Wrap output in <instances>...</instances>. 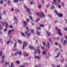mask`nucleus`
Here are the masks:
<instances>
[{
  "instance_id": "774afa93",
  "label": "nucleus",
  "mask_w": 67,
  "mask_h": 67,
  "mask_svg": "<svg viewBox=\"0 0 67 67\" xmlns=\"http://www.w3.org/2000/svg\"><path fill=\"white\" fill-rule=\"evenodd\" d=\"M19 67H25V66H24L21 65L19 66Z\"/></svg>"
},
{
  "instance_id": "1a4fd4ad",
  "label": "nucleus",
  "mask_w": 67,
  "mask_h": 67,
  "mask_svg": "<svg viewBox=\"0 0 67 67\" xmlns=\"http://www.w3.org/2000/svg\"><path fill=\"white\" fill-rule=\"evenodd\" d=\"M54 3L55 4V5H57V4H58V3L56 2V0H53V2H52V4H53Z\"/></svg>"
},
{
  "instance_id": "0e129e2a",
  "label": "nucleus",
  "mask_w": 67,
  "mask_h": 67,
  "mask_svg": "<svg viewBox=\"0 0 67 67\" xmlns=\"http://www.w3.org/2000/svg\"><path fill=\"white\" fill-rule=\"evenodd\" d=\"M26 29L28 31H29V30L28 29V27H27L26 28Z\"/></svg>"
},
{
  "instance_id": "39448f33",
  "label": "nucleus",
  "mask_w": 67,
  "mask_h": 67,
  "mask_svg": "<svg viewBox=\"0 0 67 67\" xmlns=\"http://www.w3.org/2000/svg\"><path fill=\"white\" fill-rule=\"evenodd\" d=\"M24 44L23 46V49H24V46H25V45H26V46H27V43L25 41L24 42Z\"/></svg>"
},
{
  "instance_id": "7ed1b4c3",
  "label": "nucleus",
  "mask_w": 67,
  "mask_h": 67,
  "mask_svg": "<svg viewBox=\"0 0 67 67\" xmlns=\"http://www.w3.org/2000/svg\"><path fill=\"white\" fill-rule=\"evenodd\" d=\"M54 11L56 13V14L57 15H59V17H63V14H59V13H58L57 11H56V10H54Z\"/></svg>"
},
{
  "instance_id": "9b49d317",
  "label": "nucleus",
  "mask_w": 67,
  "mask_h": 67,
  "mask_svg": "<svg viewBox=\"0 0 67 67\" xmlns=\"http://www.w3.org/2000/svg\"><path fill=\"white\" fill-rule=\"evenodd\" d=\"M29 48L30 49H35L34 47L31 46H29Z\"/></svg>"
},
{
  "instance_id": "13d9d810",
  "label": "nucleus",
  "mask_w": 67,
  "mask_h": 67,
  "mask_svg": "<svg viewBox=\"0 0 67 67\" xmlns=\"http://www.w3.org/2000/svg\"><path fill=\"white\" fill-rule=\"evenodd\" d=\"M43 54L44 55H45L46 54V52H43Z\"/></svg>"
},
{
  "instance_id": "58836bf2",
  "label": "nucleus",
  "mask_w": 67,
  "mask_h": 67,
  "mask_svg": "<svg viewBox=\"0 0 67 67\" xmlns=\"http://www.w3.org/2000/svg\"><path fill=\"white\" fill-rule=\"evenodd\" d=\"M17 50H18V49L16 48L15 49H13V51H17Z\"/></svg>"
},
{
  "instance_id": "603ef678",
  "label": "nucleus",
  "mask_w": 67,
  "mask_h": 67,
  "mask_svg": "<svg viewBox=\"0 0 67 67\" xmlns=\"http://www.w3.org/2000/svg\"><path fill=\"white\" fill-rule=\"evenodd\" d=\"M38 8L39 9H40L41 8V5H38Z\"/></svg>"
},
{
  "instance_id": "4468645a",
  "label": "nucleus",
  "mask_w": 67,
  "mask_h": 67,
  "mask_svg": "<svg viewBox=\"0 0 67 67\" xmlns=\"http://www.w3.org/2000/svg\"><path fill=\"white\" fill-rule=\"evenodd\" d=\"M7 4L9 5H10L11 4V2L10 1H8L7 2Z\"/></svg>"
},
{
  "instance_id": "b1692460",
  "label": "nucleus",
  "mask_w": 67,
  "mask_h": 67,
  "mask_svg": "<svg viewBox=\"0 0 67 67\" xmlns=\"http://www.w3.org/2000/svg\"><path fill=\"white\" fill-rule=\"evenodd\" d=\"M31 32L32 34H34V30H33V29L31 30Z\"/></svg>"
},
{
  "instance_id": "2f4dec72",
  "label": "nucleus",
  "mask_w": 67,
  "mask_h": 67,
  "mask_svg": "<svg viewBox=\"0 0 67 67\" xmlns=\"http://www.w3.org/2000/svg\"><path fill=\"white\" fill-rule=\"evenodd\" d=\"M57 1L58 2V3H59L60 2H61V0H57Z\"/></svg>"
},
{
  "instance_id": "bb28decb",
  "label": "nucleus",
  "mask_w": 67,
  "mask_h": 67,
  "mask_svg": "<svg viewBox=\"0 0 67 67\" xmlns=\"http://www.w3.org/2000/svg\"><path fill=\"white\" fill-rule=\"evenodd\" d=\"M40 18H37V20H36V22H38V21L40 20Z\"/></svg>"
},
{
  "instance_id": "37998d69",
  "label": "nucleus",
  "mask_w": 67,
  "mask_h": 67,
  "mask_svg": "<svg viewBox=\"0 0 67 67\" xmlns=\"http://www.w3.org/2000/svg\"><path fill=\"white\" fill-rule=\"evenodd\" d=\"M38 52L39 55H40V53H41V51H40V49L38 50Z\"/></svg>"
},
{
  "instance_id": "7c9ffc66",
  "label": "nucleus",
  "mask_w": 67,
  "mask_h": 67,
  "mask_svg": "<svg viewBox=\"0 0 67 67\" xmlns=\"http://www.w3.org/2000/svg\"><path fill=\"white\" fill-rule=\"evenodd\" d=\"M21 35L22 36H24V37H25V35H24V33H21Z\"/></svg>"
},
{
  "instance_id": "20e7f679",
  "label": "nucleus",
  "mask_w": 67,
  "mask_h": 67,
  "mask_svg": "<svg viewBox=\"0 0 67 67\" xmlns=\"http://www.w3.org/2000/svg\"><path fill=\"white\" fill-rule=\"evenodd\" d=\"M25 10L29 14H31V12L30 11V8H25Z\"/></svg>"
},
{
  "instance_id": "2eb2a0df",
  "label": "nucleus",
  "mask_w": 67,
  "mask_h": 67,
  "mask_svg": "<svg viewBox=\"0 0 67 67\" xmlns=\"http://www.w3.org/2000/svg\"><path fill=\"white\" fill-rule=\"evenodd\" d=\"M47 46L48 48H50L51 46H50V43L49 42H48L47 43Z\"/></svg>"
},
{
  "instance_id": "5701e85b",
  "label": "nucleus",
  "mask_w": 67,
  "mask_h": 67,
  "mask_svg": "<svg viewBox=\"0 0 67 67\" xmlns=\"http://www.w3.org/2000/svg\"><path fill=\"white\" fill-rule=\"evenodd\" d=\"M14 2L16 3V2H19V0H15L13 1Z\"/></svg>"
},
{
  "instance_id": "69168bd1",
  "label": "nucleus",
  "mask_w": 67,
  "mask_h": 67,
  "mask_svg": "<svg viewBox=\"0 0 67 67\" xmlns=\"http://www.w3.org/2000/svg\"><path fill=\"white\" fill-rule=\"evenodd\" d=\"M13 10H14V9L13 8H12L11 9V11H13Z\"/></svg>"
},
{
  "instance_id": "bf43d9fd",
  "label": "nucleus",
  "mask_w": 67,
  "mask_h": 67,
  "mask_svg": "<svg viewBox=\"0 0 67 67\" xmlns=\"http://www.w3.org/2000/svg\"><path fill=\"white\" fill-rule=\"evenodd\" d=\"M5 12H6L5 10H4L3 12V14H5Z\"/></svg>"
},
{
  "instance_id": "680f3d73",
  "label": "nucleus",
  "mask_w": 67,
  "mask_h": 67,
  "mask_svg": "<svg viewBox=\"0 0 67 67\" xmlns=\"http://www.w3.org/2000/svg\"><path fill=\"white\" fill-rule=\"evenodd\" d=\"M4 32H6V31H7V28L5 29H4Z\"/></svg>"
},
{
  "instance_id": "4d7b16f0",
  "label": "nucleus",
  "mask_w": 67,
  "mask_h": 67,
  "mask_svg": "<svg viewBox=\"0 0 67 67\" xmlns=\"http://www.w3.org/2000/svg\"><path fill=\"white\" fill-rule=\"evenodd\" d=\"M64 30L65 31H67V28H64Z\"/></svg>"
},
{
  "instance_id": "4be33fe9",
  "label": "nucleus",
  "mask_w": 67,
  "mask_h": 67,
  "mask_svg": "<svg viewBox=\"0 0 67 67\" xmlns=\"http://www.w3.org/2000/svg\"><path fill=\"white\" fill-rule=\"evenodd\" d=\"M60 55V54H58L57 56L55 57V58H58V57H59V56Z\"/></svg>"
},
{
  "instance_id": "c9c22d12",
  "label": "nucleus",
  "mask_w": 67,
  "mask_h": 67,
  "mask_svg": "<svg viewBox=\"0 0 67 67\" xmlns=\"http://www.w3.org/2000/svg\"><path fill=\"white\" fill-rule=\"evenodd\" d=\"M4 60H2V62H1V63H4Z\"/></svg>"
},
{
  "instance_id": "473e14b6",
  "label": "nucleus",
  "mask_w": 67,
  "mask_h": 67,
  "mask_svg": "<svg viewBox=\"0 0 67 67\" xmlns=\"http://www.w3.org/2000/svg\"><path fill=\"white\" fill-rule=\"evenodd\" d=\"M16 45H17L16 43L14 44V48L16 46Z\"/></svg>"
},
{
  "instance_id": "ddd939ff",
  "label": "nucleus",
  "mask_w": 67,
  "mask_h": 67,
  "mask_svg": "<svg viewBox=\"0 0 67 67\" xmlns=\"http://www.w3.org/2000/svg\"><path fill=\"white\" fill-rule=\"evenodd\" d=\"M46 33L48 35V37H49V35H50V34H51V33L49 32L48 31H46Z\"/></svg>"
},
{
  "instance_id": "6e6d98bb",
  "label": "nucleus",
  "mask_w": 67,
  "mask_h": 67,
  "mask_svg": "<svg viewBox=\"0 0 67 67\" xmlns=\"http://www.w3.org/2000/svg\"><path fill=\"white\" fill-rule=\"evenodd\" d=\"M30 3L31 5H32V4H33V1H31V2Z\"/></svg>"
},
{
  "instance_id": "f257e3e1",
  "label": "nucleus",
  "mask_w": 67,
  "mask_h": 67,
  "mask_svg": "<svg viewBox=\"0 0 67 67\" xmlns=\"http://www.w3.org/2000/svg\"><path fill=\"white\" fill-rule=\"evenodd\" d=\"M36 14L38 16H40V18H42V17H43L44 18H45V14H44L43 12L41 13H36Z\"/></svg>"
},
{
  "instance_id": "49530a36",
  "label": "nucleus",
  "mask_w": 67,
  "mask_h": 67,
  "mask_svg": "<svg viewBox=\"0 0 67 67\" xmlns=\"http://www.w3.org/2000/svg\"><path fill=\"white\" fill-rule=\"evenodd\" d=\"M18 42H19V43H21L22 42V41H21V40H18Z\"/></svg>"
},
{
  "instance_id": "4c0bfd02",
  "label": "nucleus",
  "mask_w": 67,
  "mask_h": 67,
  "mask_svg": "<svg viewBox=\"0 0 67 67\" xmlns=\"http://www.w3.org/2000/svg\"><path fill=\"white\" fill-rule=\"evenodd\" d=\"M49 41L51 42L52 43V39H51V38H49Z\"/></svg>"
},
{
  "instance_id": "3c124183",
  "label": "nucleus",
  "mask_w": 67,
  "mask_h": 67,
  "mask_svg": "<svg viewBox=\"0 0 67 67\" xmlns=\"http://www.w3.org/2000/svg\"><path fill=\"white\" fill-rule=\"evenodd\" d=\"M42 3H44V1H43V0H41V1Z\"/></svg>"
},
{
  "instance_id": "6e6552de",
  "label": "nucleus",
  "mask_w": 67,
  "mask_h": 67,
  "mask_svg": "<svg viewBox=\"0 0 67 67\" xmlns=\"http://www.w3.org/2000/svg\"><path fill=\"white\" fill-rule=\"evenodd\" d=\"M14 30H9L8 32V35H10L11 33V32H14Z\"/></svg>"
},
{
  "instance_id": "6ab92c4d",
  "label": "nucleus",
  "mask_w": 67,
  "mask_h": 67,
  "mask_svg": "<svg viewBox=\"0 0 67 67\" xmlns=\"http://www.w3.org/2000/svg\"><path fill=\"white\" fill-rule=\"evenodd\" d=\"M18 54L19 55H22V52L21 51H20V52H18Z\"/></svg>"
},
{
  "instance_id": "cd10ccee",
  "label": "nucleus",
  "mask_w": 67,
  "mask_h": 67,
  "mask_svg": "<svg viewBox=\"0 0 67 67\" xmlns=\"http://www.w3.org/2000/svg\"><path fill=\"white\" fill-rule=\"evenodd\" d=\"M29 55V54L27 53L25 55H24V56H25V57H27V56H28Z\"/></svg>"
},
{
  "instance_id": "338daca9",
  "label": "nucleus",
  "mask_w": 67,
  "mask_h": 67,
  "mask_svg": "<svg viewBox=\"0 0 67 67\" xmlns=\"http://www.w3.org/2000/svg\"><path fill=\"white\" fill-rule=\"evenodd\" d=\"M58 7L59 8H61V7H60V5H58Z\"/></svg>"
},
{
  "instance_id": "423d86ee",
  "label": "nucleus",
  "mask_w": 67,
  "mask_h": 67,
  "mask_svg": "<svg viewBox=\"0 0 67 67\" xmlns=\"http://www.w3.org/2000/svg\"><path fill=\"white\" fill-rule=\"evenodd\" d=\"M24 22V27H25L27 26V22L26 21H23Z\"/></svg>"
},
{
  "instance_id": "09e8293b",
  "label": "nucleus",
  "mask_w": 67,
  "mask_h": 67,
  "mask_svg": "<svg viewBox=\"0 0 67 67\" xmlns=\"http://www.w3.org/2000/svg\"><path fill=\"white\" fill-rule=\"evenodd\" d=\"M49 6V3H48V5H47L46 6V7L47 8H48V7Z\"/></svg>"
},
{
  "instance_id": "f704fd0d",
  "label": "nucleus",
  "mask_w": 67,
  "mask_h": 67,
  "mask_svg": "<svg viewBox=\"0 0 67 67\" xmlns=\"http://www.w3.org/2000/svg\"><path fill=\"white\" fill-rule=\"evenodd\" d=\"M0 4H2L3 3V1H1L0 2Z\"/></svg>"
},
{
  "instance_id": "412c9836",
  "label": "nucleus",
  "mask_w": 67,
  "mask_h": 67,
  "mask_svg": "<svg viewBox=\"0 0 67 67\" xmlns=\"http://www.w3.org/2000/svg\"><path fill=\"white\" fill-rule=\"evenodd\" d=\"M4 58H5V55H3L2 58V60H4Z\"/></svg>"
},
{
  "instance_id": "e433bc0d",
  "label": "nucleus",
  "mask_w": 67,
  "mask_h": 67,
  "mask_svg": "<svg viewBox=\"0 0 67 67\" xmlns=\"http://www.w3.org/2000/svg\"><path fill=\"white\" fill-rule=\"evenodd\" d=\"M1 23L2 24H3V25H5V22H1Z\"/></svg>"
},
{
  "instance_id": "dca6fc26",
  "label": "nucleus",
  "mask_w": 67,
  "mask_h": 67,
  "mask_svg": "<svg viewBox=\"0 0 67 67\" xmlns=\"http://www.w3.org/2000/svg\"><path fill=\"white\" fill-rule=\"evenodd\" d=\"M18 52H17L15 53L14 54V56H17V55H18Z\"/></svg>"
},
{
  "instance_id": "393cba45",
  "label": "nucleus",
  "mask_w": 67,
  "mask_h": 67,
  "mask_svg": "<svg viewBox=\"0 0 67 67\" xmlns=\"http://www.w3.org/2000/svg\"><path fill=\"white\" fill-rule=\"evenodd\" d=\"M15 11L16 12V13H17V12H20L19 10L18 9H15Z\"/></svg>"
},
{
  "instance_id": "5fc2aeb1",
  "label": "nucleus",
  "mask_w": 67,
  "mask_h": 67,
  "mask_svg": "<svg viewBox=\"0 0 67 67\" xmlns=\"http://www.w3.org/2000/svg\"><path fill=\"white\" fill-rule=\"evenodd\" d=\"M34 53L35 54H37V51H36L34 52Z\"/></svg>"
},
{
  "instance_id": "c85d7f7f",
  "label": "nucleus",
  "mask_w": 67,
  "mask_h": 67,
  "mask_svg": "<svg viewBox=\"0 0 67 67\" xmlns=\"http://www.w3.org/2000/svg\"><path fill=\"white\" fill-rule=\"evenodd\" d=\"M8 26V23H7V22H6V26H5V27H6V28H7V26Z\"/></svg>"
},
{
  "instance_id": "72a5a7b5",
  "label": "nucleus",
  "mask_w": 67,
  "mask_h": 67,
  "mask_svg": "<svg viewBox=\"0 0 67 67\" xmlns=\"http://www.w3.org/2000/svg\"><path fill=\"white\" fill-rule=\"evenodd\" d=\"M62 7H64V2H62Z\"/></svg>"
},
{
  "instance_id": "f8f14e48",
  "label": "nucleus",
  "mask_w": 67,
  "mask_h": 67,
  "mask_svg": "<svg viewBox=\"0 0 67 67\" xmlns=\"http://www.w3.org/2000/svg\"><path fill=\"white\" fill-rule=\"evenodd\" d=\"M55 6L54 5H52L50 9H52V10H53V9H55Z\"/></svg>"
},
{
  "instance_id": "8fccbe9b",
  "label": "nucleus",
  "mask_w": 67,
  "mask_h": 67,
  "mask_svg": "<svg viewBox=\"0 0 67 67\" xmlns=\"http://www.w3.org/2000/svg\"><path fill=\"white\" fill-rule=\"evenodd\" d=\"M50 54L49 53V55L48 56V57H47V58H48V57H50Z\"/></svg>"
},
{
  "instance_id": "a211bd4d",
  "label": "nucleus",
  "mask_w": 67,
  "mask_h": 67,
  "mask_svg": "<svg viewBox=\"0 0 67 67\" xmlns=\"http://www.w3.org/2000/svg\"><path fill=\"white\" fill-rule=\"evenodd\" d=\"M35 58H37V59H39V58H40V57L39 56H35Z\"/></svg>"
},
{
  "instance_id": "f3484780",
  "label": "nucleus",
  "mask_w": 67,
  "mask_h": 67,
  "mask_svg": "<svg viewBox=\"0 0 67 67\" xmlns=\"http://www.w3.org/2000/svg\"><path fill=\"white\" fill-rule=\"evenodd\" d=\"M42 44H43V45L44 47L46 45V43L45 42H42Z\"/></svg>"
},
{
  "instance_id": "de8ad7c7",
  "label": "nucleus",
  "mask_w": 67,
  "mask_h": 67,
  "mask_svg": "<svg viewBox=\"0 0 67 67\" xmlns=\"http://www.w3.org/2000/svg\"><path fill=\"white\" fill-rule=\"evenodd\" d=\"M61 42H62V43H63V38H62L61 40Z\"/></svg>"
},
{
  "instance_id": "aec40b11",
  "label": "nucleus",
  "mask_w": 67,
  "mask_h": 67,
  "mask_svg": "<svg viewBox=\"0 0 67 67\" xmlns=\"http://www.w3.org/2000/svg\"><path fill=\"white\" fill-rule=\"evenodd\" d=\"M5 65L6 66L7 65H10V64H9V63H8L7 62H6L5 63Z\"/></svg>"
},
{
  "instance_id": "a18cd8bd",
  "label": "nucleus",
  "mask_w": 67,
  "mask_h": 67,
  "mask_svg": "<svg viewBox=\"0 0 67 67\" xmlns=\"http://www.w3.org/2000/svg\"><path fill=\"white\" fill-rule=\"evenodd\" d=\"M59 45L60 48H62V46H61V44H60V43L59 44Z\"/></svg>"
},
{
  "instance_id": "a19ab883",
  "label": "nucleus",
  "mask_w": 67,
  "mask_h": 67,
  "mask_svg": "<svg viewBox=\"0 0 67 67\" xmlns=\"http://www.w3.org/2000/svg\"><path fill=\"white\" fill-rule=\"evenodd\" d=\"M37 29L38 30H41V27H38L37 28Z\"/></svg>"
},
{
  "instance_id": "0eeeda50",
  "label": "nucleus",
  "mask_w": 67,
  "mask_h": 67,
  "mask_svg": "<svg viewBox=\"0 0 67 67\" xmlns=\"http://www.w3.org/2000/svg\"><path fill=\"white\" fill-rule=\"evenodd\" d=\"M14 19L15 21V23L16 24L17 23H18V19H16V17L14 16Z\"/></svg>"
},
{
  "instance_id": "e2e57ef3",
  "label": "nucleus",
  "mask_w": 67,
  "mask_h": 67,
  "mask_svg": "<svg viewBox=\"0 0 67 67\" xmlns=\"http://www.w3.org/2000/svg\"><path fill=\"white\" fill-rule=\"evenodd\" d=\"M64 62V59H62V60H61L60 61V62L61 63H63Z\"/></svg>"
},
{
  "instance_id": "c03bdc74",
  "label": "nucleus",
  "mask_w": 67,
  "mask_h": 67,
  "mask_svg": "<svg viewBox=\"0 0 67 67\" xmlns=\"http://www.w3.org/2000/svg\"><path fill=\"white\" fill-rule=\"evenodd\" d=\"M41 49H44V47H42V45H41Z\"/></svg>"
},
{
  "instance_id": "f03ea898",
  "label": "nucleus",
  "mask_w": 67,
  "mask_h": 67,
  "mask_svg": "<svg viewBox=\"0 0 67 67\" xmlns=\"http://www.w3.org/2000/svg\"><path fill=\"white\" fill-rule=\"evenodd\" d=\"M55 29L57 30V31H58V33L59 35H61V36H62L63 35V34L61 32H60V31H61V30H60V29L57 28V27H56L55 28Z\"/></svg>"
},
{
  "instance_id": "a878e982",
  "label": "nucleus",
  "mask_w": 67,
  "mask_h": 67,
  "mask_svg": "<svg viewBox=\"0 0 67 67\" xmlns=\"http://www.w3.org/2000/svg\"><path fill=\"white\" fill-rule=\"evenodd\" d=\"M29 18L30 19V20H31V21H33V18L32 17V16H30L29 17Z\"/></svg>"
},
{
  "instance_id": "9d476101",
  "label": "nucleus",
  "mask_w": 67,
  "mask_h": 67,
  "mask_svg": "<svg viewBox=\"0 0 67 67\" xmlns=\"http://www.w3.org/2000/svg\"><path fill=\"white\" fill-rule=\"evenodd\" d=\"M25 34H26L28 37H29L31 35V34L30 33L28 34V32H27L26 31L25 32Z\"/></svg>"
},
{
  "instance_id": "864d4df0",
  "label": "nucleus",
  "mask_w": 67,
  "mask_h": 67,
  "mask_svg": "<svg viewBox=\"0 0 67 67\" xmlns=\"http://www.w3.org/2000/svg\"><path fill=\"white\" fill-rule=\"evenodd\" d=\"M16 62L17 63V64H20V62L18 61H17Z\"/></svg>"
},
{
  "instance_id": "052dcab7",
  "label": "nucleus",
  "mask_w": 67,
  "mask_h": 67,
  "mask_svg": "<svg viewBox=\"0 0 67 67\" xmlns=\"http://www.w3.org/2000/svg\"><path fill=\"white\" fill-rule=\"evenodd\" d=\"M40 26L41 27H43L44 26V25H40Z\"/></svg>"
},
{
  "instance_id": "ea45409f",
  "label": "nucleus",
  "mask_w": 67,
  "mask_h": 67,
  "mask_svg": "<svg viewBox=\"0 0 67 67\" xmlns=\"http://www.w3.org/2000/svg\"><path fill=\"white\" fill-rule=\"evenodd\" d=\"M2 51H1L0 52V56H2Z\"/></svg>"
},
{
  "instance_id": "79ce46f5",
  "label": "nucleus",
  "mask_w": 67,
  "mask_h": 67,
  "mask_svg": "<svg viewBox=\"0 0 67 67\" xmlns=\"http://www.w3.org/2000/svg\"><path fill=\"white\" fill-rule=\"evenodd\" d=\"M9 27L10 28H11V29H12V28H13V26H11V25H10L9 26Z\"/></svg>"
},
{
  "instance_id": "c756f323",
  "label": "nucleus",
  "mask_w": 67,
  "mask_h": 67,
  "mask_svg": "<svg viewBox=\"0 0 67 67\" xmlns=\"http://www.w3.org/2000/svg\"><path fill=\"white\" fill-rule=\"evenodd\" d=\"M36 33L37 35H40V33L38 32L37 31H36Z\"/></svg>"
}]
</instances>
